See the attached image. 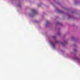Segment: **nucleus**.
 Masks as SVG:
<instances>
[{
    "mask_svg": "<svg viewBox=\"0 0 80 80\" xmlns=\"http://www.w3.org/2000/svg\"><path fill=\"white\" fill-rule=\"evenodd\" d=\"M32 12H33V13H34L35 14V13L36 12V10L34 9H32Z\"/></svg>",
    "mask_w": 80,
    "mask_h": 80,
    "instance_id": "obj_1",
    "label": "nucleus"
},
{
    "mask_svg": "<svg viewBox=\"0 0 80 80\" xmlns=\"http://www.w3.org/2000/svg\"><path fill=\"white\" fill-rule=\"evenodd\" d=\"M51 44H52L53 47H55V44L53 43L52 42H51Z\"/></svg>",
    "mask_w": 80,
    "mask_h": 80,
    "instance_id": "obj_2",
    "label": "nucleus"
},
{
    "mask_svg": "<svg viewBox=\"0 0 80 80\" xmlns=\"http://www.w3.org/2000/svg\"><path fill=\"white\" fill-rule=\"evenodd\" d=\"M58 12H59V13H63V11L61 10H59Z\"/></svg>",
    "mask_w": 80,
    "mask_h": 80,
    "instance_id": "obj_3",
    "label": "nucleus"
},
{
    "mask_svg": "<svg viewBox=\"0 0 80 80\" xmlns=\"http://www.w3.org/2000/svg\"><path fill=\"white\" fill-rule=\"evenodd\" d=\"M53 38H56V36H53Z\"/></svg>",
    "mask_w": 80,
    "mask_h": 80,
    "instance_id": "obj_4",
    "label": "nucleus"
},
{
    "mask_svg": "<svg viewBox=\"0 0 80 80\" xmlns=\"http://www.w3.org/2000/svg\"><path fill=\"white\" fill-rule=\"evenodd\" d=\"M73 39H74V37H73L72 38V39L73 40Z\"/></svg>",
    "mask_w": 80,
    "mask_h": 80,
    "instance_id": "obj_5",
    "label": "nucleus"
},
{
    "mask_svg": "<svg viewBox=\"0 0 80 80\" xmlns=\"http://www.w3.org/2000/svg\"><path fill=\"white\" fill-rule=\"evenodd\" d=\"M58 35H60V32H58Z\"/></svg>",
    "mask_w": 80,
    "mask_h": 80,
    "instance_id": "obj_6",
    "label": "nucleus"
},
{
    "mask_svg": "<svg viewBox=\"0 0 80 80\" xmlns=\"http://www.w3.org/2000/svg\"><path fill=\"white\" fill-rule=\"evenodd\" d=\"M47 23H48V21H47Z\"/></svg>",
    "mask_w": 80,
    "mask_h": 80,
    "instance_id": "obj_7",
    "label": "nucleus"
},
{
    "mask_svg": "<svg viewBox=\"0 0 80 80\" xmlns=\"http://www.w3.org/2000/svg\"><path fill=\"white\" fill-rule=\"evenodd\" d=\"M66 43V42H64V43Z\"/></svg>",
    "mask_w": 80,
    "mask_h": 80,
    "instance_id": "obj_8",
    "label": "nucleus"
}]
</instances>
